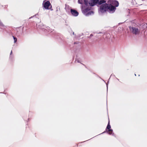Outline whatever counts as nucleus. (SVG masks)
<instances>
[{"instance_id": "obj_3", "label": "nucleus", "mask_w": 147, "mask_h": 147, "mask_svg": "<svg viewBox=\"0 0 147 147\" xmlns=\"http://www.w3.org/2000/svg\"><path fill=\"white\" fill-rule=\"evenodd\" d=\"M90 7L85 9H84L83 10V12L84 14L86 16H88L89 15L93 14V12L90 11Z\"/></svg>"}, {"instance_id": "obj_9", "label": "nucleus", "mask_w": 147, "mask_h": 147, "mask_svg": "<svg viewBox=\"0 0 147 147\" xmlns=\"http://www.w3.org/2000/svg\"><path fill=\"white\" fill-rule=\"evenodd\" d=\"M107 129H110L111 128V126L109 125V123L107 125Z\"/></svg>"}, {"instance_id": "obj_7", "label": "nucleus", "mask_w": 147, "mask_h": 147, "mask_svg": "<svg viewBox=\"0 0 147 147\" xmlns=\"http://www.w3.org/2000/svg\"><path fill=\"white\" fill-rule=\"evenodd\" d=\"M41 28L42 29H45L50 32H51L52 31V30H50L49 28V27H45V26H43V27L42 28Z\"/></svg>"}, {"instance_id": "obj_10", "label": "nucleus", "mask_w": 147, "mask_h": 147, "mask_svg": "<svg viewBox=\"0 0 147 147\" xmlns=\"http://www.w3.org/2000/svg\"><path fill=\"white\" fill-rule=\"evenodd\" d=\"M13 39H14V42L15 43L17 41V38H16L14 37V36H13Z\"/></svg>"}, {"instance_id": "obj_5", "label": "nucleus", "mask_w": 147, "mask_h": 147, "mask_svg": "<svg viewBox=\"0 0 147 147\" xmlns=\"http://www.w3.org/2000/svg\"><path fill=\"white\" fill-rule=\"evenodd\" d=\"M71 12L72 15L75 16H77L78 15V13L77 11L74 9H71Z\"/></svg>"}, {"instance_id": "obj_2", "label": "nucleus", "mask_w": 147, "mask_h": 147, "mask_svg": "<svg viewBox=\"0 0 147 147\" xmlns=\"http://www.w3.org/2000/svg\"><path fill=\"white\" fill-rule=\"evenodd\" d=\"M43 5L45 9H49L52 7V6L49 1H44L43 3Z\"/></svg>"}, {"instance_id": "obj_4", "label": "nucleus", "mask_w": 147, "mask_h": 147, "mask_svg": "<svg viewBox=\"0 0 147 147\" xmlns=\"http://www.w3.org/2000/svg\"><path fill=\"white\" fill-rule=\"evenodd\" d=\"M129 29L130 31L134 34H137L139 33V30L137 28L131 27H129Z\"/></svg>"}, {"instance_id": "obj_11", "label": "nucleus", "mask_w": 147, "mask_h": 147, "mask_svg": "<svg viewBox=\"0 0 147 147\" xmlns=\"http://www.w3.org/2000/svg\"><path fill=\"white\" fill-rule=\"evenodd\" d=\"M12 53V51H11V54Z\"/></svg>"}, {"instance_id": "obj_6", "label": "nucleus", "mask_w": 147, "mask_h": 147, "mask_svg": "<svg viewBox=\"0 0 147 147\" xmlns=\"http://www.w3.org/2000/svg\"><path fill=\"white\" fill-rule=\"evenodd\" d=\"M83 1H84L85 4L87 5L88 4V0H78V3L80 4H82L83 3Z\"/></svg>"}, {"instance_id": "obj_1", "label": "nucleus", "mask_w": 147, "mask_h": 147, "mask_svg": "<svg viewBox=\"0 0 147 147\" xmlns=\"http://www.w3.org/2000/svg\"><path fill=\"white\" fill-rule=\"evenodd\" d=\"M106 2V1L105 0H91L89 1L88 3L90 6H93L97 4L100 5Z\"/></svg>"}, {"instance_id": "obj_8", "label": "nucleus", "mask_w": 147, "mask_h": 147, "mask_svg": "<svg viewBox=\"0 0 147 147\" xmlns=\"http://www.w3.org/2000/svg\"><path fill=\"white\" fill-rule=\"evenodd\" d=\"M108 133L109 134H112V132H113V130L111 129H109V130L108 131Z\"/></svg>"}]
</instances>
